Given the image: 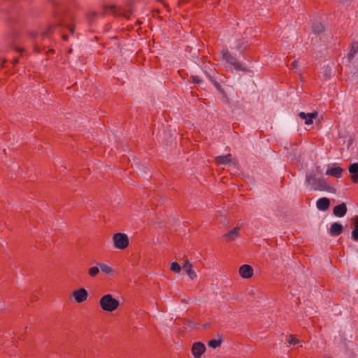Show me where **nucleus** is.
<instances>
[{"label": "nucleus", "instance_id": "nucleus-1", "mask_svg": "<svg viewBox=\"0 0 358 358\" xmlns=\"http://www.w3.org/2000/svg\"><path fill=\"white\" fill-rule=\"evenodd\" d=\"M311 180L314 182H317V185L313 186L314 190L327 191L334 194L336 192V188L328 185L323 178L317 179L313 173L306 175V182L310 185L311 184Z\"/></svg>", "mask_w": 358, "mask_h": 358}, {"label": "nucleus", "instance_id": "nucleus-2", "mask_svg": "<svg viewBox=\"0 0 358 358\" xmlns=\"http://www.w3.org/2000/svg\"><path fill=\"white\" fill-rule=\"evenodd\" d=\"M99 306L103 310L111 313L118 308L120 301L113 294H107L100 298Z\"/></svg>", "mask_w": 358, "mask_h": 358}, {"label": "nucleus", "instance_id": "nucleus-3", "mask_svg": "<svg viewBox=\"0 0 358 358\" xmlns=\"http://www.w3.org/2000/svg\"><path fill=\"white\" fill-rule=\"evenodd\" d=\"M222 59L225 61L226 63L233 66L236 71L252 72L249 69L243 66L241 62H238L237 58L232 55L228 49H224L222 50Z\"/></svg>", "mask_w": 358, "mask_h": 358}, {"label": "nucleus", "instance_id": "nucleus-4", "mask_svg": "<svg viewBox=\"0 0 358 358\" xmlns=\"http://www.w3.org/2000/svg\"><path fill=\"white\" fill-rule=\"evenodd\" d=\"M113 246L119 250H124L129 245V239L126 234L118 232L113 236Z\"/></svg>", "mask_w": 358, "mask_h": 358}, {"label": "nucleus", "instance_id": "nucleus-5", "mask_svg": "<svg viewBox=\"0 0 358 358\" xmlns=\"http://www.w3.org/2000/svg\"><path fill=\"white\" fill-rule=\"evenodd\" d=\"M72 296L76 303H80L87 300L88 292L85 288L80 287L73 291Z\"/></svg>", "mask_w": 358, "mask_h": 358}, {"label": "nucleus", "instance_id": "nucleus-6", "mask_svg": "<svg viewBox=\"0 0 358 358\" xmlns=\"http://www.w3.org/2000/svg\"><path fill=\"white\" fill-rule=\"evenodd\" d=\"M205 74L208 78V80L210 81V83L215 86V87L217 89V90L220 92V94H222V97L227 98V93L224 91V90L222 87L220 83L222 82V80L219 79L220 82L217 80V78H215L213 76H211L209 73L207 71H205Z\"/></svg>", "mask_w": 358, "mask_h": 358}, {"label": "nucleus", "instance_id": "nucleus-7", "mask_svg": "<svg viewBox=\"0 0 358 358\" xmlns=\"http://www.w3.org/2000/svg\"><path fill=\"white\" fill-rule=\"evenodd\" d=\"M250 47L248 41L245 38H241L236 39L235 41L234 48L239 52L241 55L244 56L245 52L248 50Z\"/></svg>", "mask_w": 358, "mask_h": 358}, {"label": "nucleus", "instance_id": "nucleus-8", "mask_svg": "<svg viewBox=\"0 0 358 358\" xmlns=\"http://www.w3.org/2000/svg\"><path fill=\"white\" fill-rule=\"evenodd\" d=\"M206 350V345L200 341L194 343L192 346V352L194 358H200Z\"/></svg>", "mask_w": 358, "mask_h": 358}, {"label": "nucleus", "instance_id": "nucleus-9", "mask_svg": "<svg viewBox=\"0 0 358 358\" xmlns=\"http://www.w3.org/2000/svg\"><path fill=\"white\" fill-rule=\"evenodd\" d=\"M238 272L241 277L245 279H249L254 275V269L249 264H243L241 266Z\"/></svg>", "mask_w": 358, "mask_h": 358}, {"label": "nucleus", "instance_id": "nucleus-10", "mask_svg": "<svg viewBox=\"0 0 358 358\" xmlns=\"http://www.w3.org/2000/svg\"><path fill=\"white\" fill-rule=\"evenodd\" d=\"M298 115L301 119L305 120L306 124L310 125L313 123V120L317 118L318 113L317 111L308 113L300 112Z\"/></svg>", "mask_w": 358, "mask_h": 358}, {"label": "nucleus", "instance_id": "nucleus-11", "mask_svg": "<svg viewBox=\"0 0 358 358\" xmlns=\"http://www.w3.org/2000/svg\"><path fill=\"white\" fill-rule=\"evenodd\" d=\"M348 171L350 174L351 180L355 183H358V162L350 164L348 166Z\"/></svg>", "mask_w": 358, "mask_h": 358}, {"label": "nucleus", "instance_id": "nucleus-12", "mask_svg": "<svg viewBox=\"0 0 358 358\" xmlns=\"http://www.w3.org/2000/svg\"><path fill=\"white\" fill-rule=\"evenodd\" d=\"M348 208L347 206L345 203H341L338 205H336L333 208V214L338 217H342L345 215L347 213Z\"/></svg>", "mask_w": 358, "mask_h": 358}, {"label": "nucleus", "instance_id": "nucleus-13", "mask_svg": "<svg viewBox=\"0 0 358 358\" xmlns=\"http://www.w3.org/2000/svg\"><path fill=\"white\" fill-rule=\"evenodd\" d=\"M344 171V169L340 166H336V164H334V166L331 168H328L326 171V174L334 176L336 178H340L342 177V173Z\"/></svg>", "mask_w": 358, "mask_h": 358}, {"label": "nucleus", "instance_id": "nucleus-14", "mask_svg": "<svg viewBox=\"0 0 358 358\" xmlns=\"http://www.w3.org/2000/svg\"><path fill=\"white\" fill-rule=\"evenodd\" d=\"M316 206L321 211H326L329 208L330 199L327 197L319 199L316 202Z\"/></svg>", "mask_w": 358, "mask_h": 358}, {"label": "nucleus", "instance_id": "nucleus-15", "mask_svg": "<svg viewBox=\"0 0 358 358\" xmlns=\"http://www.w3.org/2000/svg\"><path fill=\"white\" fill-rule=\"evenodd\" d=\"M312 33L319 36L325 31V26L320 21L313 22L311 27Z\"/></svg>", "mask_w": 358, "mask_h": 358}, {"label": "nucleus", "instance_id": "nucleus-16", "mask_svg": "<svg viewBox=\"0 0 358 358\" xmlns=\"http://www.w3.org/2000/svg\"><path fill=\"white\" fill-rule=\"evenodd\" d=\"M343 227L339 222H334L333 224H331L329 229V233L333 236H339L343 233Z\"/></svg>", "mask_w": 358, "mask_h": 358}, {"label": "nucleus", "instance_id": "nucleus-17", "mask_svg": "<svg viewBox=\"0 0 358 358\" xmlns=\"http://www.w3.org/2000/svg\"><path fill=\"white\" fill-rule=\"evenodd\" d=\"M358 53V41H354L350 43L349 52L348 53V59L350 62H351L355 57V55Z\"/></svg>", "mask_w": 358, "mask_h": 358}, {"label": "nucleus", "instance_id": "nucleus-18", "mask_svg": "<svg viewBox=\"0 0 358 358\" xmlns=\"http://www.w3.org/2000/svg\"><path fill=\"white\" fill-rule=\"evenodd\" d=\"M182 268H183V270H185L187 272V275H189V277L191 279H194L196 277V273L192 269V264L189 262V261L188 259H186L184 262L183 265H182Z\"/></svg>", "mask_w": 358, "mask_h": 358}, {"label": "nucleus", "instance_id": "nucleus-19", "mask_svg": "<svg viewBox=\"0 0 358 358\" xmlns=\"http://www.w3.org/2000/svg\"><path fill=\"white\" fill-rule=\"evenodd\" d=\"M240 227H236L229 232L224 234V237L227 238L228 241H232L240 236L239 234Z\"/></svg>", "mask_w": 358, "mask_h": 358}, {"label": "nucleus", "instance_id": "nucleus-20", "mask_svg": "<svg viewBox=\"0 0 358 358\" xmlns=\"http://www.w3.org/2000/svg\"><path fill=\"white\" fill-rule=\"evenodd\" d=\"M231 160L232 155L230 153L225 155L217 156L215 158V161L217 164H229Z\"/></svg>", "mask_w": 358, "mask_h": 358}, {"label": "nucleus", "instance_id": "nucleus-21", "mask_svg": "<svg viewBox=\"0 0 358 358\" xmlns=\"http://www.w3.org/2000/svg\"><path fill=\"white\" fill-rule=\"evenodd\" d=\"M62 25V23L49 25L48 27V28L43 32H42V34H41L42 38H48L49 36H50L51 34H52L55 32V29L57 27H61Z\"/></svg>", "mask_w": 358, "mask_h": 358}, {"label": "nucleus", "instance_id": "nucleus-22", "mask_svg": "<svg viewBox=\"0 0 358 358\" xmlns=\"http://www.w3.org/2000/svg\"><path fill=\"white\" fill-rule=\"evenodd\" d=\"M101 271L106 275H113L115 273L113 268L104 263H97Z\"/></svg>", "mask_w": 358, "mask_h": 358}, {"label": "nucleus", "instance_id": "nucleus-23", "mask_svg": "<svg viewBox=\"0 0 358 358\" xmlns=\"http://www.w3.org/2000/svg\"><path fill=\"white\" fill-rule=\"evenodd\" d=\"M222 341L223 339L222 338L219 339L213 338L208 341V345L213 349H215L221 345Z\"/></svg>", "mask_w": 358, "mask_h": 358}, {"label": "nucleus", "instance_id": "nucleus-24", "mask_svg": "<svg viewBox=\"0 0 358 358\" xmlns=\"http://www.w3.org/2000/svg\"><path fill=\"white\" fill-rule=\"evenodd\" d=\"M99 271H100V268L99 266H92L89 268L88 274L91 277H96L99 274Z\"/></svg>", "mask_w": 358, "mask_h": 358}, {"label": "nucleus", "instance_id": "nucleus-25", "mask_svg": "<svg viewBox=\"0 0 358 358\" xmlns=\"http://www.w3.org/2000/svg\"><path fill=\"white\" fill-rule=\"evenodd\" d=\"M170 269L175 273H179L181 271V266L178 262H174L171 264Z\"/></svg>", "mask_w": 358, "mask_h": 358}, {"label": "nucleus", "instance_id": "nucleus-26", "mask_svg": "<svg viewBox=\"0 0 358 358\" xmlns=\"http://www.w3.org/2000/svg\"><path fill=\"white\" fill-rule=\"evenodd\" d=\"M287 341L290 345H296V344H298L300 342L299 339L297 338L293 334H289L288 336V338H287Z\"/></svg>", "mask_w": 358, "mask_h": 358}, {"label": "nucleus", "instance_id": "nucleus-27", "mask_svg": "<svg viewBox=\"0 0 358 358\" xmlns=\"http://www.w3.org/2000/svg\"><path fill=\"white\" fill-rule=\"evenodd\" d=\"M97 16L98 13L96 11L90 12L87 15V17L90 22H94Z\"/></svg>", "mask_w": 358, "mask_h": 358}, {"label": "nucleus", "instance_id": "nucleus-28", "mask_svg": "<svg viewBox=\"0 0 358 358\" xmlns=\"http://www.w3.org/2000/svg\"><path fill=\"white\" fill-rule=\"evenodd\" d=\"M355 139V134L350 135L348 139L347 149L349 150L350 146L352 145Z\"/></svg>", "mask_w": 358, "mask_h": 358}, {"label": "nucleus", "instance_id": "nucleus-29", "mask_svg": "<svg viewBox=\"0 0 358 358\" xmlns=\"http://www.w3.org/2000/svg\"><path fill=\"white\" fill-rule=\"evenodd\" d=\"M354 1V0H338V2L346 7L350 6L352 3Z\"/></svg>", "mask_w": 358, "mask_h": 358}, {"label": "nucleus", "instance_id": "nucleus-30", "mask_svg": "<svg viewBox=\"0 0 358 358\" xmlns=\"http://www.w3.org/2000/svg\"><path fill=\"white\" fill-rule=\"evenodd\" d=\"M331 69L327 66L324 71L323 76L325 80H328L331 78Z\"/></svg>", "mask_w": 358, "mask_h": 358}, {"label": "nucleus", "instance_id": "nucleus-31", "mask_svg": "<svg viewBox=\"0 0 358 358\" xmlns=\"http://www.w3.org/2000/svg\"><path fill=\"white\" fill-rule=\"evenodd\" d=\"M190 78L192 80V83L194 84H201V82H202V80L200 79L199 77L197 76L192 75V76H190Z\"/></svg>", "mask_w": 358, "mask_h": 358}, {"label": "nucleus", "instance_id": "nucleus-32", "mask_svg": "<svg viewBox=\"0 0 358 358\" xmlns=\"http://www.w3.org/2000/svg\"><path fill=\"white\" fill-rule=\"evenodd\" d=\"M116 9V6L115 5H109V6H104V10L105 12H106L108 10H110L111 12H115Z\"/></svg>", "mask_w": 358, "mask_h": 358}, {"label": "nucleus", "instance_id": "nucleus-33", "mask_svg": "<svg viewBox=\"0 0 358 358\" xmlns=\"http://www.w3.org/2000/svg\"><path fill=\"white\" fill-rule=\"evenodd\" d=\"M66 28L69 30L70 33L73 35L74 34V32H75V25L73 24H68L66 26Z\"/></svg>", "mask_w": 358, "mask_h": 358}, {"label": "nucleus", "instance_id": "nucleus-34", "mask_svg": "<svg viewBox=\"0 0 358 358\" xmlns=\"http://www.w3.org/2000/svg\"><path fill=\"white\" fill-rule=\"evenodd\" d=\"M31 38L35 40L38 37V32L37 31H31L29 34Z\"/></svg>", "mask_w": 358, "mask_h": 358}, {"label": "nucleus", "instance_id": "nucleus-35", "mask_svg": "<svg viewBox=\"0 0 358 358\" xmlns=\"http://www.w3.org/2000/svg\"><path fill=\"white\" fill-rule=\"evenodd\" d=\"M134 0H128V6L129 7L130 10H131V8L134 6Z\"/></svg>", "mask_w": 358, "mask_h": 358}, {"label": "nucleus", "instance_id": "nucleus-36", "mask_svg": "<svg viewBox=\"0 0 358 358\" xmlns=\"http://www.w3.org/2000/svg\"><path fill=\"white\" fill-rule=\"evenodd\" d=\"M12 64L13 66H16L17 64H19V57H15L13 59Z\"/></svg>", "mask_w": 358, "mask_h": 358}, {"label": "nucleus", "instance_id": "nucleus-37", "mask_svg": "<svg viewBox=\"0 0 358 358\" xmlns=\"http://www.w3.org/2000/svg\"><path fill=\"white\" fill-rule=\"evenodd\" d=\"M34 49L35 52H36V53L41 52V49L38 45H35Z\"/></svg>", "mask_w": 358, "mask_h": 358}, {"label": "nucleus", "instance_id": "nucleus-38", "mask_svg": "<svg viewBox=\"0 0 358 358\" xmlns=\"http://www.w3.org/2000/svg\"><path fill=\"white\" fill-rule=\"evenodd\" d=\"M341 340L343 343V345L346 347L347 346V338L344 336H343L341 337Z\"/></svg>", "mask_w": 358, "mask_h": 358}, {"label": "nucleus", "instance_id": "nucleus-39", "mask_svg": "<svg viewBox=\"0 0 358 358\" xmlns=\"http://www.w3.org/2000/svg\"><path fill=\"white\" fill-rule=\"evenodd\" d=\"M62 38L64 41H67L69 40V36L67 34H63Z\"/></svg>", "mask_w": 358, "mask_h": 358}, {"label": "nucleus", "instance_id": "nucleus-40", "mask_svg": "<svg viewBox=\"0 0 358 358\" xmlns=\"http://www.w3.org/2000/svg\"><path fill=\"white\" fill-rule=\"evenodd\" d=\"M297 61L294 60L292 62L291 66H292L293 69H296V66H297Z\"/></svg>", "mask_w": 358, "mask_h": 358}, {"label": "nucleus", "instance_id": "nucleus-41", "mask_svg": "<svg viewBox=\"0 0 358 358\" xmlns=\"http://www.w3.org/2000/svg\"><path fill=\"white\" fill-rule=\"evenodd\" d=\"M7 62V59H3V61H2V63L1 64V68H4V64Z\"/></svg>", "mask_w": 358, "mask_h": 358}, {"label": "nucleus", "instance_id": "nucleus-42", "mask_svg": "<svg viewBox=\"0 0 358 358\" xmlns=\"http://www.w3.org/2000/svg\"><path fill=\"white\" fill-rule=\"evenodd\" d=\"M15 50H16L17 52H23V51H24V49L20 48H15Z\"/></svg>", "mask_w": 358, "mask_h": 358}, {"label": "nucleus", "instance_id": "nucleus-43", "mask_svg": "<svg viewBox=\"0 0 358 358\" xmlns=\"http://www.w3.org/2000/svg\"><path fill=\"white\" fill-rule=\"evenodd\" d=\"M153 12H156V13H160V11H159V9H155V10H153Z\"/></svg>", "mask_w": 358, "mask_h": 358}, {"label": "nucleus", "instance_id": "nucleus-44", "mask_svg": "<svg viewBox=\"0 0 358 358\" xmlns=\"http://www.w3.org/2000/svg\"><path fill=\"white\" fill-rule=\"evenodd\" d=\"M49 52L54 53L55 52V50L54 49H50L49 50Z\"/></svg>", "mask_w": 358, "mask_h": 358}, {"label": "nucleus", "instance_id": "nucleus-45", "mask_svg": "<svg viewBox=\"0 0 358 358\" xmlns=\"http://www.w3.org/2000/svg\"><path fill=\"white\" fill-rule=\"evenodd\" d=\"M192 324H194V323L192 321H190L189 327H192Z\"/></svg>", "mask_w": 358, "mask_h": 358}, {"label": "nucleus", "instance_id": "nucleus-46", "mask_svg": "<svg viewBox=\"0 0 358 358\" xmlns=\"http://www.w3.org/2000/svg\"><path fill=\"white\" fill-rule=\"evenodd\" d=\"M192 324H194V323L192 321H190L189 327H192Z\"/></svg>", "mask_w": 358, "mask_h": 358}, {"label": "nucleus", "instance_id": "nucleus-47", "mask_svg": "<svg viewBox=\"0 0 358 358\" xmlns=\"http://www.w3.org/2000/svg\"><path fill=\"white\" fill-rule=\"evenodd\" d=\"M192 324H194V323L192 321H190L189 327H192Z\"/></svg>", "mask_w": 358, "mask_h": 358}, {"label": "nucleus", "instance_id": "nucleus-48", "mask_svg": "<svg viewBox=\"0 0 358 358\" xmlns=\"http://www.w3.org/2000/svg\"><path fill=\"white\" fill-rule=\"evenodd\" d=\"M3 309V306H0V311Z\"/></svg>", "mask_w": 358, "mask_h": 358}, {"label": "nucleus", "instance_id": "nucleus-49", "mask_svg": "<svg viewBox=\"0 0 358 358\" xmlns=\"http://www.w3.org/2000/svg\"><path fill=\"white\" fill-rule=\"evenodd\" d=\"M71 52H72V49H70L69 51V53H71Z\"/></svg>", "mask_w": 358, "mask_h": 358}]
</instances>
